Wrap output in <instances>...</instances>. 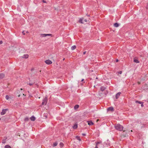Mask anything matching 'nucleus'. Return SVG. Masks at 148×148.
Masks as SVG:
<instances>
[{
  "instance_id": "c03bdc74",
  "label": "nucleus",
  "mask_w": 148,
  "mask_h": 148,
  "mask_svg": "<svg viewBox=\"0 0 148 148\" xmlns=\"http://www.w3.org/2000/svg\"><path fill=\"white\" fill-rule=\"evenodd\" d=\"M22 88H21L20 89V90L22 91Z\"/></svg>"
},
{
  "instance_id": "4468645a",
  "label": "nucleus",
  "mask_w": 148,
  "mask_h": 148,
  "mask_svg": "<svg viewBox=\"0 0 148 148\" xmlns=\"http://www.w3.org/2000/svg\"><path fill=\"white\" fill-rule=\"evenodd\" d=\"M106 89V88L104 86H102L100 88V90L102 91H103Z\"/></svg>"
},
{
  "instance_id": "7ed1b4c3",
  "label": "nucleus",
  "mask_w": 148,
  "mask_h": 148,
  "mask_svg": "<svg viewBox=\"0 0 148 148\" xmlns=\"http://www.w3.org/2000/svg\"><path fill=\"white\" fill-rule=\"evenodd\" d=\"M48 101L47 97H45L42 100V105H46Z\"/></svg>"
},
{
  "instance_id": "9d476101",
  "label": "nucleus",
  "mask_w": 148,
  "mask_h": 148,
  "mask_svg": "<svg viewBox=\"0 0 148 148\" xmlns=\"http://www.w3.org/2000/svg\"><path fill=\"white\" fill-rule=\"evenodd\" d=\"M30 120L32 121H34L36 119V118L34 116H32L30 118Z\"/></svg>"
},
{
  "instance_id": "f704fd0d",
  "label": "nucleus",
  "mask_w": 148,
  "mask_h": 148,
  "mask_svg": "<svg viewBox=\"0 0 148 148\" xmlns=\"http://www.w3.org/2000/svg\"><path fill=\"white\" fill-rule=\"evenodd\" d=\"M86 53V51L84 52H83V54L84 55Z\"/></svg>"
},
{
  "instance_id": "ddd939ff",
  "label": "nucleus",
  "mask_w": 148,
  "mask_h": 148,
  "mask_svg": "<svg viewBox=\"0 0 148 148\" xmlns=\"http://www.w3.org/2000/svg\"><path fill=\"white\" fill-rule=\"evenodd\" d=\"M87 122L88 124L89 125H92L94 124L91 121H88Z\"/></svg>"
},
{
  "instance_id": "1a4fd4ad",
  "label": "nucleus",
  "mask_w": 148,
  "mask_h": 148,
  "mask_svg": "<svg viewBox=\"0 0 148 148\" xmlns=\"http://www.w3.org/2000/svg\"><path fill=\"white\" fill-rule=\"evenodd\" d=\"M108 111H114V108L112 107H109L107 109Z\"/></svg>"
},
{
  "instance_id": "79ce46f5",
  "label": "nucleus",
  "mask_w": 148,
  "mask_h": 148,
  "mask_svg": "<svg viewBox=\"0 0 148 148\" xmlns=\"http://www.w3.org/2000/svg\"><path fill=\"white\" fill-rule=\"evenodd\" d=\"M84 79H82V80H81V82H83V81H84Z\"/></svg>"
},
{
  "instance_id": "49530a36",
  "label": "nucleus",
  "mask_w": 148,
  "mask_h": 148,
  "mask_svg": "<svg viewBox=\"0 0 148 148\" xmlns=\"http://www.w3.org/2000/svg\"><path fill=\"white\" fill-rule=\"evenodd\" d=\"M79 141H80V140H81V139H79Z\"/></svg>"
},
{
  "instance_id": "5701e85b",
  "label": "nucleus",
  "mask_w": 148,
  "mask_h": 148,
  "mask_svg": "<svg viewBox=\"0 0 148 148\" xmlns=\"http://www.w3.org/2000/svg\"><path fill=\"white\" fill-rule=\"evenodd\" d=\"M135 102L136 103H138L141 104L142 103H143V102H141L140 101H136Z\"/></svg>"
},
{
  "instance_id": "4be33fe9",
  "label": "nucleus",
  "mask_w": 148,
  "mask_h": 148,
  "mask_svg": "<svg viewBox=\"0 0 148 148\" xmlns=\"http://www.w3.org/2000/svg\"><path fill=\"white\" fill-rule=\"evenodd\" d=\"M58 144V143L57 142H55L54 143H53V147H55Z\"/></svg>"
},
{
  "instance_id": "c9c22d12",
  "label": "nucleus",
  "mask_w": 148,
  "mask_h": 148,
  "mask_svg": "<svg viewBox=\"0 0 148 148\" xmlns=\"http://www.w3.org/2000/svg\"><path fill=\"white\" fill-rule=\"evenodd\" d=\"M87 21V20L86 19H85L84 20V21H85V22H86Z\"/></svg>"
},
{
  "instance_id": "f03ea898",
  "label": "nucleus",
  "mask_w": 148,
  "mask_h": 148,
  "mask_svg": "<svg viewBox=\"0 0 148 148\" xmlns=\"http://www.w3.org/2000/svg\"><path fill=\"white\" fill-rule=\"evenodd\" d=\"M127 132L128 131L127 130H124L121 134V136L123 138L126 137V136H127Z\"/></svg>"
},
{
  "instance_id": "bb28decb",
  "label": "nucleus",
  "mask_w": 148,
  "mask_h": 148,
  "mask_svg": "<svg viewBox=\"0 0 148 148\" xmlns=\"http://www.w3.org/2000/svg\"><path fill=\"white\" fill-rule=\"evenodd\" d=\"M9 98V97L8 95H7L5 96V99H7V100H8Z\"/></svg>"
},
{
  "instance_id": "473e14b6",
  "label": "nucleus",
  "mask_w": 148,
  "mask_h": 148,
  "mask_svg": "<svg viewBox=\"0 0 148 148\" xmlns=\"http://www.w3.org/2000/svg\"><path fill=\"white\" fill-rule=\"evenodd\" d=\"M42 2L43 3H46V1H45V0H42Z\"/></svg>"
},
{
  "instance_id": "37998d69",
  "label": "nucleus",
  "mask_w": 148,
  "mask_h": 148,
  "mask_svg": "<svg viewBox=\"0 0 148 148\" xmlns=\"http://www.w3.org/2000/svg\"><path fill=\"white\" fill-rule=\"evenodd\" d=\"M146 8H147V9H148V4H147V7H146Z\"/></svg>"
},
{
  "instance_id": "e433bc0d",
  "label": "nucleus",
  "mask_w": 148,
  "mask_h": 148,
  "mask_svg": "<svg viewBox=\"0 0 148 148\" xmlns=\"http://www.w3.org/2000/svg\"><path fill=\"white\" fill-rule=\"evenodd\" d=\"M82 135L83 136H85L86 135V134H82Z\"/></svg>"
},
{
  "instance_id": "7c9ffc66",
  "label": "nucleus",
  "mask_w": 148,
  "mask_h": 148,
  "mask_svg": "<svg viewBox=\"0 0 148 148\" xmlns=\"http://www.w3.org/2000/svg\"><path fill=\"white\" fill-rule=\"evenodd\" d=\"M22 33L24 35H25V34L24 32V31H23L22 32Z\"/></svg>"
},
{
  "instance_id": "cd10ccee",
  "label": "nucleus",
  "mask_w": 148,
  "mask_h": 148,
  "mask_svg": "<svg viewBox=\"0 0 148 148\" xmlns=\"http://www.w3.org/2000/svg\"><path fill=\"white\" fill-rule=\"evenodd\" d=\"M117 73L119 74H121L122 73V71H119L117 72Z\"/></svg>"
},
{
  "instance_id": "393cba45",
  "label": "nucleus",
  "mask_w": 148,
  "mask_h": 148,
  "mask_svg": "<svg viewBox=\"0 0 148 148\" xmlns=\"http://www.w3.org/2000/svg\"><path fill=\"white\" fill-rule=\"evenodd\" d=\"M29 120V119L28 117H26L25 118L24 121H28Z\"/></svg>"
},
{
  "instance_id": "58836bf2",
  "label": "nucleus",
  "mask_w": 148,
  "mask_h": 148,
  "mask_svg": "<svg viewBox=\"0 0 148 148\" xmlns=\"http://www.w3.org/2000/svg\"><path fill=\"white\" fill-rule=\"evenodd\" d=\"M21 94H20L19 95H18V97H20V96H21Z\"/></svg>"
},
{
  "instance_id": "f257e3e1",
  "label": "nucleus",
  "mask_w": 148,
  "mask_h": 148,
  "mask_svg": "<svg viewBox=\"0 0 148 148\" xmlns=\"http://www.w3.org/2000/svg\"><path fill=\"white\" fill-rule=\"evenodd\" d=\"M115 128L117 130L121 131L123 130V127L120 124H117L115 126Z\"/></svg>"
},
{
  "instance_id": "a878e982",
  "label": "nucleus",
  "mask_w": 148,
  "mask_h": 148,
  "mask_svg": "<svg viewBox=\"0 0 148 148\" xmlns=\"http://www.w3.org/2000/svg\"><path fill=\"white\" fill-rule=\"evenodd\" d=\"M63 144L62 143H60V147H62L63 146Z\"/></svg>"
},
{
  "instance_id": "9b49d317",
  "label": "nucleus",
  "mask_w": 148,
  "mask_h": 148,
  "mask_svg": "<svg viewBox=\"0 0 148 148\" xmlns=\"http://www.w3.org/2000/svg\"><path fill=\"white\" fill-rule=\"evenodd\" d=\"M5 77V75L3 73L0 74V79H3Z\"/></svg>"
},
{
  "instance_id": "39448f33",
  "label": "nucleus",
  "mask_w": 148,
  "mask_h": 148,
  "mask_svg": "<svg viewBox=\"0 0 148 148\" xmlns=\"http://www.w3.org/2000/svg\"><path fill=\"white\" fill-rule=\"evenodd\" d=\"M8 110V109H3L2 110V112L1 113V115H3L5 114L6 112Z\"/></svg>"
},
{
  "instance_id": "a19ab883",
  "label": "nucleus",
  "mask_w": 148,
  "mask_h": 148,
  "mask_svg": "<svg viewBox=\"0 0 148 148\" xmlns=\"http://www.w3.org/2000/svg\"><path fill=\"white\" fill-rule=\"evenodd\" d=\"M22 95H23L24 96H25V94L23 93H22Z\"/></svg>"
},
{
  "instance_id": "8fccbe9b",
  "label": "nucleus",
  "mask_w": 148,
  "mask_h": 148,
  "mask_svg": "<svg viewBox=\"0 0 148 148\" xmlns=\"http://www.w3.org/2000/svg\"><path fill=\"white\" fill-rule=\"evenodd\" d=\"M64 60V58L63 59V60Z\"/></svg>"
},
{
  "instance_id": "6e6552de",
  "label": "nucleus",
  "mask_w": 148,
  "mask_h": 148,
  "mask_svg": "<svg viewBox=\"0 0 148 148\" xmlns=\"http://www.w3.org/2000/svg\"><path fill=\"white\" fill-rule=\"evenodd\" d=\"M121 92H119L117 93L115 95V97L116 99H117L120 96Z\"/></svg>"
},
{
  "instance_id": "f8f14e48",
  "label": "nucleus",
  "mask_w": 148,
  "mask_h": 148,
  "mask_svg": "<svg viewBox=\"0 0 148 148\" xmlns=\"http://www.w3.org/2000/svg\"><path fill=\"white\" fill-rule=\"evenodd\" d=\"M83 18H80L79 20V22L82 24L84 23V22L83 21Z\"/></svg>"
},
{
  "instance_id": "f3484780",
  "label": "nucleus",
  "mask_w": 148,
  "mask_h": 148,
  "mask_svg": "<svg viewBox=\"0 0 148 148\" xmlns=\"http://www.w3.org/2000/svg\"><path fill=\"white\" fill-rule=\"evenodd\" d=\"M134 62L135 63H138L140 62L138 60L134 58Z\"/></svg>"
},
{
  "instance_id": "2f4dec72",
  "label": "nucleus",
  "mask_w": 148,
  "mask_h": 148,
  "mask_svg": "<svg viewBox=\"0 0 148 148\" xmlns=\"http://www.w3.org/2000/svg\"><path fill=\"white\" fill-rule=\"evenodd\" d=\"M3 43V42L2 40L0 41V45L1 44Z\"/></svg>"
},
{
  "instance_id": "2eb2a0df",
  "label": "nucleus",
  "mask_w": 148,
  "mask_h": 148,
  "mask_svg": "<svg viewBox=\"0 0 148 148\" xmlns=\"http://www.w3.org/2000/svg\"><path fill=\"white\" fill-rule=\"evenodd\" d=\"M28 54H24L22 57L23 58H27L28 57Z\"/></svg>"
},
{
  "instance_id": "dca6fc26",
  "label": "nucleus",
  "mask_w": 148,
  "mask_h": 148,
  "mask_svg": "<svg viewBox=\"0 0 148 148\" xmlns=\"http://www.w3.org/2000/svg\"><path fill=\"white\" fill-rule=\"evenodd\" d=\"M114 26L115 27H117L119 26V24L118 23H116L114 24Z\"/></svg>"
},
{
  "instance_id": "aec40b11",
  "label": "nucleus",
  "mask_w": 148,
  "mask_h": 148,
  "mask_svg": "<svg viewBox=\"0 0 148 148\" xmlns=\"http://www.w3.org/2000/svg\"><path fill=\"white\" fill-rule=\"evenodd\" d=\"M77 127V124H75L73 126V128L74 129H76Z\"/></svg>"
},
{
  "instance_id": "72a5a7b5",
  "label": "nucleus",
  "mask_w": 148,
  "mask_h": 148,
  "mask_svg": "<svg viewBox=\"0 0 148 148\" xmlns=\"http://www.w3.org/2000/svg\"><path fill=\"white\" fill-rule=\"evenodd\" d=\"M33 84H34L33 83H30L29 84V85H30V86H32V85H33Z\"/></svg>"
},
{
  "instance_id": "de8ad7c7",
  "label": "nucleus",
  "mask_w": 148,
  "mask_h": 148,
  "mask_svg": "<svg viewBox=\"0 0 148 148\" xmlns=\"http://www.w3.org/2000/svg\"><path fill=\"white\" fill-rule=\"evenodd\" d=\"M27 33H28V31L26 32Z\"/></svg>"
},
{
  "instance_id": "4c0bfd02",
  "label": "nucleus",
  "mask_w": 148,
  "mask_h": 148,
  "mask_svg": "<svg viewBox=\"0 0 148 148\" xmlns=\"http://www.w3.org/2000/svg\"><path fill=\"white\" fill-rule=\"evenodd\" d=\"M5 140H3L2 143H5Z\"/></svg>"
},
{
  "instance_id": "b1692460",
  "label": "nucleus",
  "mask_w": 148,
  "mask_h": 148,
  "mask_svg": "<svg viewBox=\"0 0 148 148\" xmlns=\"http://www.w3.org/2000/svg\"><path fill=\"white\" fill-rule=\"evenodd\" d=\"M4 148H12L11 147L8 145H6L5 147Z\"/></svg>"
},
{
  "instance_id": "423d86ee",
  "label": "nucleus",
  "mask_w": 148,
  "mask_h": 148,
  "mask_svg": "<svg viewBox=\"0 0 148 148\" xmlns=\"http://www.w3.org/2000/svg\"><path fill=\"white\" fill-rule=\"evenodd\" d=\"M41 36L42 37H46L47 36H52V34H41Z\"/></svg>"
},
{
  "instance_id": "20e7f679",
  "label": "nucleus",
  "mask_w": 148,
  "mask_h": 148,
  "mask_svg": "<svg viewBox=\"0 0 148 148\" xmlns=\"http://www.w3.org/2000/svg\"><path fill=\"white\" fill-rule=\"evenodd\" d=\"M96 143V147L95 148H98L100 146L102 145L101 142H95Z\"/></svg>"
},
{
  "instance_id": "09e8293b",
  "label": "nucleus",
  "mask_w": 148,
  "mask_h": 148,
  "mask_svg": "<svg viewBox=\"0 0 148 148\" xmlns=\"http://www.w3.org/2000/svg\"><path fill=\"white\" fill-rule=\"evenodd\" d=\"M131 132H132V130H131Z\"/></svg>"
},
{
  "instance_id": "6ab92c4d",
  "label": "nucleus",
  "mask_w": 148,
  "mask_h": 148,
  "mask_svg": "<svg viewBox=\"0 0 148 148\" xmlns=\"http://www.w3.org/2000/svg\"><path fill=\"white\" fill-rule=\"evenodd\" d=\"M76 48V46L75 45H73L71 47V49L72 50H73L75 49Z\"/></svg>"
},
{
  "instance_id": "a18cd8bd",
  "label": "nucleus",
  "mask_w": 148,
  "mask_h": 148,
  "mask_svg": "<svg viewBox=\"0 0 148 148\" xmlns=\"http://www.w3.org/2000/svg\"><path fill=\"white\" fill-rule=\"evenodd\" d=\"M87 15L88 16H89V15Z\"/></svg>"
},
{
  "instance_id": "412c9836",
  "label": "nucleus",
  "mask_w": 148,
  "mask_h": 148,
  "mask_svg": "<svg viewBox=\"0 0 148 148\" xmlns=\"http://www.w3.org/2000/svg\"><path fill=\"white\" fill-rule=\"evenodd\" d=\"M79 107V106L78 105H76L74 106V109H77Z\"/></svg>"
},
{
  "instance_id": "0eeeda50",
  "label": "nucleus",
  "mask_w": 148,
  "mask_h": 148,
  "mask_svg": "<svg viewBox=\"0 0 148 148\" xmlns=\"http://www.w3.org/2000/svg\"><path fill=\"white\" fill-rule=\"evenodd\" d=\"M45 63L47 64H50L52 63V62L49 60H47L45 61Z\"/></svg>"
},
{
  "instance_id": "c756f323",
  "label": "nucleus",
  "mask_w": 148,
  "mask_h": 148,
  "mask_svg": "<svg viewBox=\"0 0 148 148\" xmlns=\"http://www.w3.org/2000/svg\"><path fill=\"white\" fill-rule=\"evenodd\" d=\"M76 138H77V139H80V137H79L78 136H76Z\"/></svg>"
},
{
  "instance_id": "3c124183",
  "label": "nucleus",
  "mask_w": 148,
  "mask_h": 148,
  "mask_svg": "<svg viewBox=\"0 0 148 148\" xmlns=\"http://www.w3.org/2000/svg\"><path fill=\"white\" fill-rule=\"evenodd\" d=\"M1 119V118H0V120Z\"/></svg>"
},
{
  "instance_id": "ea45409f",
  "label": "nucleus",
  "mask_w": 148,
  "mask_h": 148,
  "mask_svg": "<svg viewBox=\"0 0 148 148\" xmlns=\"http://www.w3.org/2000/svg\"><path fill=\"white\" fill-rule=\"evenodd\" d=\"M119 61V60L117 59L116 60V62H117Z\"/></svg>"
},
{
  "instance_id": "a211bd4d",
  "label": "nucleus",
  "mask_w": 148,
  "mask_h": 148,
  "mask_svg": "<svg viewBox=\"0 0 148 148\" xmlns=\"http://www.w3.org/2000/svg\"><path fill=\"white\" fill-rule=\"evenodd\" d=\"M43 116L45 117L46 119L47 117V113H44L43 114Z\"/></svg>"
},
{
  "instance_id": "c85d7f7f",
  "label": "nucleus",
  "mask_w": 148,
  "mask_h": 148,
  "mask_svg": "<svg viewBox=\"0 0 148 148\" xmlns=\"http://www.w3.org/2000/svg\"><path fill=\"white\" fill-rule=\"evenodd\" d=\"M143 103H142L141 104V106L142 107H143V106H144V105H143Z\"/></svg>"
}]
</instances>
